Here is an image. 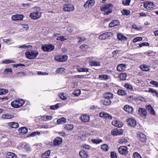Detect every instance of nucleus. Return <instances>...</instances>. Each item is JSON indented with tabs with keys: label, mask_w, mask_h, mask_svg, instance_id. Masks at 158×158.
<instances>
[{
	"label": "nucleus",
	"mask_w": 158,
	"mask_h": 158,
	"mask_svg": "<svg viewBox=\"0 0 158 158\" xmlns=\"http://www.w3.org/2000/svg\"><path fill=\"white\" fill-rule=\"evenodd\" d=\"M39 52L36 50H31L25 52V55L29 59H35L38 55Z\"/></svg>",
	"instance_id": "nucleus-1"
},
{
	"label": "nucleus",
	"mask_w": 158,
	"mask_h": 158,
	"mask_svg": "<svg viewBox=\"0 0 158 158\" xmlns=\"http://www.w3.org/2000/svg\"><path fill=\"white\" fill-rule=\"evenodd\" d=\"M24 102L22 99H17L11 102L12 106L14 108H18L22 106L24 103Z\"/></svg>",
	"instance_id": "nucleus-2"
},
{
	"label": "nucleus",
	"mask_w": 158,
	"mask_h": 158,
	"mask_svg": "<svg viewBox=\"0 0 158 158\" xmlns=\"http://www.w3.org/2000/svg\"><path fill=\"white\" fill-rule=\"evenodd\" d=\"M41 49L45 52H50L55 48L54 46L51 44H45L42 46Z\"/></svg>",
	"instance_id": "nucleus-3"
},
{
	"label": "nucleus",
	"mask_w": 158,
	"mask_h": 158,
	"mask_svg": "<svg viewBox=\"0 0 158 158\" xmlns=\"http://www.w3.org/2000/svg\"><path fill=\"white\" fill-rule=\"evenodd\" d=\"M143 6L148 10H152L155 5L152 2L147 1L144 2Z\"/></svg>",
	"instance_id": "nucleus-4"
},
{
	"label": "nucleus",
	"mask_w": 158,
	"mask_h": 158,
	"mask_svg": "<svg viewBox=\"0 0 158 158\" xmlns=\"http://www.w3.org/2000/svg\"><path fill=\"white\" fill-rule=\"evenodd\" d=\"M113 34L111 32H106L100 35L98 37L100 40H105L111 36H112Z\"/></svg>",
	"instance_id": "nucleus-5"
},
{
	"label": "nucleus",
	"mask_w": 158,
	"mask_h": 158,
	"mask_svg": "<svg viewBox=\"0 0 158 158\" xmlns=\"http://www.w3.org/2000/svg\"><path fill=\"white\" fill-rule=\"evenodd\" d=\"M118 151L119 153L123 155L128 154L129 152L128 151V148L125 146H121L118 148Z\"/></svg>",
	"instance_id": "nucleus-6"
},
{
	"label": "nucleus",
	"mask_w": 158,
	"mask_h": 158,
	"mask_svg": "<svg viewBox=\"0 0 158 158\" xmlns=\"http://www.w3.org/2000/svg\"><path fill=\"white\" fill-rule=\"evenodd\" d=\"M137 138L141 142H144L146 141V136L143 133L139 132L137 135Z\"/></svg>",
	"instance_id": "nucleus-7"
},
{
	"label": "nucleus",
	"mask_w": 158,
	"mask_h": 158,
	"mask_svg": "<svg viewBox=\"0 0 158 158\" xmlns=\"http://www.w3.org/2000/svg\"><path fill=\"white\" fill-rule=\"evenodd\" d=\"M139 114L143 117H146L147 115V112L144 108H140L138 110Z\"/></svg>",
	"instance_id": "nucleus-8"
},
{
	"label": "nucleus",
	"mask_w": 158,
	"mask_h": 158,
	"mask_svg": "<svg viewBox=\"0 0 158 158\" xmlns=\"http://www.w3.org/2000/svg\"><path fill=\"white\" fill-rule=\"evenodd\" d=\"M30 16L33 19H36L41 17V13L38 11L34 12L30 14Z\"/></svg>",
	"instance_id": "nucleus-9"
},
{
	"label": "nucleus",
	"mask_w": 158,
	"mask_h": 158,
	"mask_svg": "<svg viewBox=\"0 0 158 158\" xmlns=\"http://www.w3.org/2000/svg\"><path fill=\"white\" fill-rule=\"evenodd\" d=\"M68 56L67 55L60 56H56L55 58L56 61L58 62H64L67 60Z\"/></svg>",
	"instance_id": "nucleus-10"
},
{
	"label": "nucleus",
	"mask_w": 158,
	"mask_h": 158,
	"mask_svg": "<svg viewBox=\"0 0 158 158\" xmlns=\"http://www.w3.org/2000/svg\"><path fill=\"white\" fill-rule=\"evenodd\" d=\"M99 115L100 117L104 118H108L110 119H111L112 118V117L110 114L105 112H101L99 113Z\"/></svg>",
	"instance_id": "nucleus-11"
},
{
	"label": "nucleus",
	"mask_w": 158,
	"mask_h": 158,
	"mask_svg": "<svg viewBox=\"0 0 158 158\" xmlns=\"http://www.w3.org/2000/svg\"><path fill=\"white\" fill-rule=\"evenodd\" d=\"M63 9L64 11H71L74 10V8L71 4L65 5L64 6Z\"/></svg>",
	"instance_id": "nucleus-12"
},
{
	"label": "nucleus",
	"mask_w": 158,
	"mask_h": 158,
	"mask_svg": "<svg viewBox=\"0 0 158 158\" xmlns=\"http://www.w3.org/2000/svg\"><path fill=\"white\" fill-rule=\"evenodd\" d=\"M23 17V15H12L11 17V19L13 21L21 20Z\"/></svg>",
	"instance_id": "nucleus-13"
},
{
	"label": "nucleus",
	"mask_w": 158,
	"mask_h": 158,
	"mask_svg": "<svg viewBox=\"0 0 158 158\" xmlns=\"http://www.w3.org/2000/svg\"><path fill=\"white\" fill-rule=\"evenodd\" d=\"M126 64H122L118 65L117 69L118 71H123L126 69Z\"/></svg>",
	"instance_id": "nucleus-14"
},
{
	"label": "nucleus",
	"mask_w": 158,
	"mask_h": 158,
	"mask_svg": "<svg viewBox=\"0 0 158 158\" xmlns=\"http://www.w3.org/2000/svg\"><path fill=\"white\" fill-rule=\"evenodd\" d=\"M128 125L131 127H134L136 124V121L133 119L129 118L127 120Z\"/></svg>",
	"instance_id": "nucleus-15"
},
{
	"label": "nucleus",
	"mask_w": 158,
	"mask_h": 158,
	"mask_svg": "<svg viewBox=\"0 0 158 158\" xmlns=\"http://www.w3.org/2000/svg\"><path fill=\"white\" fill-rule=\"evenodd\" d=\"M79 155L81 158H87L88 156V152L87 151L82 150L79 152Z\"/></svg>",
	"instance_id": "nucleus-16"
},
{
	"label": "nucleus",
	"mask_w": 158,
	"mask_h": 158,
	"mask_svg": "<svg viewBox=\"0 0 158 158\" xmlns=\"http://www.w3.org/2000/svg\"><path fill=\"white\" fill-rule=\"evenodd\" d=\"M119 24V21L118 20H115L112 21L109 24V27H115Z\"/></svg>",
	"instance_id": "nucleus-17"
},
{
	"label": "nucleus",
	"mask_w": 158,
	"mask_h": 158,
	"mask_svg": "<svg viewBox=\"0 0 158 158\" xmlns=\"http://www.w3.org/2000/svg\"><path fill=\"white\" fill-rule=\"evenodd\" d=\"M146 108L151 114L152 115H154L155 114V111L151 105H148L146 106Z\"/></svg>",
	"instance_id": "nucleus-18"
},
{
	"label": "nucleus",
	"mask_w": 158,
	"mask_h": 158,
	"mask_svg": "<svg viewBox=\"0 0 158 158\" xmlns=\"http://www.w3.org/2000/svg\"><path fill=\"white\" fill-rule=\"evenodd\" d=\"M124 110L127 112L131 113L133 111L132 107L128 105H126L124 107Z\"/></svg>",
	"instance_id": "nucleus-19"
},
{
	"label": "nucleus",
	"mask_w": 158,
	"mask_h": 158,
	"mask_svg": "<svg viewBox=\"0 0 158 158\" xmlns=\"http://www.w3.org/2000/svg\"><path fill=\"white\" fill-rule=\"evenodd\" d=\"M28 130L27 128L26 127H22L19 128L18 131L21 135H23L27 133L28 132Z\"/></svg>",
	"instance_id": "nucleus-20"
},
{
	"label": "nucleus",
	"mask_w": 158,
	"mask_h": 158,
	"mask_svg": "<svg viewBox=\"0 0 158 158\" xmlns=\"http://www.w3.org/2000/svg\"><path fill=\"white\" fill-rule=\"evenodd\" d=\"M103 97L104 98H107L110 100L113 98V95L111 93L107 92L104 94Z\"/></svg>",
	"instance_id": "nucleus-21"
},
{
	"label": "nucleus",
	"mask_w": 158,
	"mask_h": 158,
	"mask_svg": "<svg viewBox=\"0 0 158 158\" xmlns=\"http://www.w3.org/2000/svg\"><path fill=\"white\" fill-rule=\"evenodd\" d=\"M117 37L118 39L119 40H126L127 39V37L124 36L123 34L121 33L118 34L117 35Z\"/></svg>",
	"instance_id": "nucleus-22"
},
{
	"label": "nucleus",
	"mask_w": 158,
	"mask_h": 158,
	"mask_svg": "<svg viewBox=\"0 0 158 158\" xmlns=\"http://www.w3.org/2000/svg\"><path fill=\"white\" fill-rule=\"evenodd\" d=\"M62 142V139L60 137H57L54 140V144L55 145H58Z\"/></svg>",
	"instance_id": "nucleus-23"
},
{
	"label": "nucleus",
	"mask_w": 158,
	"mask_h": 158,
	"mask_svg": "<svg viewBox=\"0 0 158 158\" xmlns=\"http://www.w3.org/2000/svg\"><path fill=\"white\" fill-rule=\"evenodd\" d=\"M80 118L84 123L88 122L89 121V116L84 114L81 116Z\"/></svg>",
	"instance_id": "nucleus-24"
},
{
	"label": "nucleus",
	"mask_w": 158,
	"mask_h": 158,
	"mask_svg": "<svg viewBox=\"0 0 158 158\" xmlns=\"http://www.w3.org/2000/svg\"><path fill=\"white\" fill-rule=\"evenodd\" d=\"M101 103L104 105L107 106L110 105L111 103V101L109 99L104 98V100L101 101Z\"/></svg>",
	"instance_id": "nucleus-25"
},
{
	"label": "nucleus",
	"mask_w": 158,
	"mask_h": 158,
	"mask_svg": "<svg viewBox=\"0 0 158 158\" xmlns=\"http://www.w3.org/2000/svg\"><path fill=\"white\" fill-rule=\"evenodd\" d=\"M113 5L111 4H107L103 5L101 7V10L102 11H105L106 10L109 9L110 7H112Z\"/></svg>",
	"instance_id": "nucleus-26"
},
{
	"label": "nucleus",
	"mask_w": 158,
	"mask_h": 158,
	"mask_svg": "<svg viewBox=\"0 0 158 158\" xmlns=\"http://www.w3.org/2000/svg\"><path fill=\"white\" fill-rule=\"evenodd\" d=\"M8 125L11 128H17L19 127V124L16 122H12L8 123Z\"/></svg>",
	"instance_id": "nucleus-27"
},
{
	"label": "nucleus",
	"mask_w": 158,
	"mask_h": 158,
	"mask_svg": "<svg viewBox=\"0 0 158 158\" xmlns=\"http://www.w3.org/2000/svg\"><path fill=\"white\" fill-rule=\"evenodd\" d=\"M50 150H48L46 151L44 153H43L41 156V158H48L50 154Z\"/></svg>",
	"instance_id": "nucleus-28"
},
{
	"label": "nucleus",
	"mask_w": 158,
	"mask_h": 158,
	"mask_svg": "<svg viewBox=\"0 0 158 158\" xmlns=\"http://www.w3.org/2000/svg\"><path fill=\"white\" fill-rule=\"evenodd\" d=\"M117 93L119 95L123 96L127 94V92L125 90L119 89L118 90Z\"/></svg>",
	"instance_id": "nucleus-29"
},
{
	"label": "nucleus",
	"mask_w": 158,
	"mask_h": 158,
	"mask_svg": "<svg viewBox=\"0 0 158 158\" xmlns=\"http://www.w3.org/2000/svg\"><path fill=\"white\" fill-rule=\"evenodd\" d=\"M124 86L126 88L129 90L134 91V90L132 86L130 84L126 83L125 84Z\"/></svg>",
	"instance_id": "nucleus-30"
},
{
	"label": "nucleus",
	"mask_w": 158,
	"mask_h": 158,
	"mask_svg": "<svg viewBox=\"0 0 158 158\" xmlns=\"http://www.w3.org/2000/svg\"><path fill=\"white\" fill-rule=\"evenodd\" d=\"M89 65L91 66H100V64L99 62L96 61H89Z\"/></svg>",
	"instance_id": "nucleus-31"
},
{
	"label": "nucleus",
	"mask_w": 158,
	"mask_h": 158,
	"mask_svg": "<svg viewBox=\"0 0 158 158\" xmlns=\"http://www.w3.org/2000/svg\"><path fill=\"white\" fill-rule=\"evenodd\" d=\"M2 117L3 119H10L14 117V116L10 114H3Z\"/></svg>",
	"instance_id": "nucleus-32"
},
{
	"label": "nucleus",
	"mask_w": 158,
	"mask_h": 158,
	"mask_svg": "<svg viewBox=\"0 0 158 158\" xmlns=\"http://www.w3.org/2000/svg\"><path fill=\"white\" fill-rule=\"evenodd\" d=\"M74 127L73 125L72 124H65L64 125V128L67 130H69L72 129Z\"/></svg>",
	"instance_id": "nucleus-33"
},
{
	"label": "nucleus",
	"mask_w": 158,
	"mask_h": 158,
	"mask_svg": "<svg viewBox=\"0 0 158 158\" xmlns=\"http://www.w3.org/2000/svg\"><path fill=\"white\" fill-rule=\"evenodd\" d=\"M148 92L152 93L153 96L158 97V93L156 90L151 89L149 90Z\"/></svg>",
	"instance_id": "nucleus-34"
},
{
	"label": "nucleus",
	"mask_w": 158,
	"mask_h": 158,
	"mask_svg": "<svg viewBox=\"0 0 158 158\" xmlns=\"http://www.w3.org/2000/svg\"><path fill=\"white\" fill-rule=\"evenodd\" d=\"M7 156H8V158H17L16 155L11 152H9L7 153Z\"/></svg>",
	"instance_id": "nucleus-35"
},
{
	"label": "nucleus",
	"mask_w": 158,
	"mask_h": 158,
	"mask_svg": "<svg viewBox=\"0 0 158 158\" xmlns=\"http://www.w3.org/2000/svg\"><path fill=\"white\" fill-rule=\"evenodd\" d=\"M66 119L64 118H61L57 120V123L58 124H63L65 122Z\"/></svg>",
	"instance_id": "nucleus-36"
},
{
	"label": "nucleus",
	"mask_w": 158,
	"mask_h": 158,
	"mask_svg": "<svg viewBox=\"0 0 158 158\" xmlns=\"http://www.w3.org/2000/svg\"><path fill=\"white\" fill-rule=\"evenodd\" d=\"M91 141L94 143L98 144L102 142V139H92L91 140Z\"/></svg>",
	"instance_id": "nucleus-37"
},
{
	"label": "nucleus",
	"mask_w": 158,
	"mask_h": 158,
	"mask_svg": "<svg viewBox=\"0 0 158 158\" xmlns=\"http://www.w3.org/2000/svg\"><path fill=\"white\" fill-rule=\"evenodd\" d=\"M149 67L145 65H141L140 66V68L143 71H148L149 70Z\"/></svg>",
	"instance_id": "nucleus-38"
},
{
	"label": "nucleus",
	"mask_w": 158,
	"mask_h": 158,
	"mask_svg": "<svg viewBox=\"0 0 158 158\" xmlns=\"http://www.w3.org/2000/svg\"><path fill=\"white\" fill-rule=\"evenodd\" d=\"M99 78L102 80H107L109 78V76L106 75L101 74L99 76Z\"/></svg>",
	"instance_id": "nucleus-39"
},
{
	"label": "nucleus",
	"mask_w": 158,
	"mask_h": 158,
	"mask_svg": "<svg viewBox=\"0 0 158 158\" xmlns=\"http://www.w3.org/2000/svg\"><path fill=\"white\" fill-rule=\"evenodd\" d=\"M8 90L6 89H0V95H3L7 94Z\"/></svg>",
	"instance_id": "nucleus-40"
},
{
	"label": "nucleus",
	"mask_w": 158,
	"mask_h": 158,
	"mask_svg": "<svg viewBox=\"0 0 158 158\" xmlns=\"http://www.w3.org/2000/svg\"><path fill=\"white\" fill-rule=\"evenodd\" d=\"M60 104L58 103L54 105L51 106H50V108L51 110H55L58 109L60 106Z\"/></svg>",
	"instance_id": "nucleus-41"
},
{
	"label": "nucleus",
	"mask_w": 158,
	"mask_h": 158,
	"mask_svg": "<svg viewBox=\"0 0 158 158\" xmlns=\"http://www.w3.org/2000/svg\"><path fill=\"white\" fill-rule=\"evenodd\" d=\"M44 121H46L47 120H51L52 118L51 116H49L48 115L44 116V115L42 117Z\"/></svg>",
	"instance_id": "nucleus-42"
},
{
	"label": "nucleus",
	"mask_w": 158,
	"mask_h": 158,
	"mask_svg": "<svg viewBox=\"0 0 158 158\" xmlns=\"http://www.w3.org/2000/svg\"><path fill=\"white\" fill-rule=\"evenodd\" d=\"M101 149L104 151H107L108 150V147L106 144H103L101 146Z\"/></svg>",
	"instance_id": "nucleus-43"
},
{
	"label": "nucleus",
	"mask_w": 158,
	"mask_h": 158,
	"mask_svg": "<svg viewBox=\"0 0 158 158\" xmlns=\"http://www.w3.org/2000/svg\"><path fill=\"white\" fill-rule=\"evenodd\" d=\"M122 13L123 15L127 16L130 14V12L129 10H123L122 11Z\"/></svg>",
	"instance_id": "nucleus-44"
},
{
	"label": "nucleus",
	"mask_w": 158,
	"mask_h": 158,
	"mask_svg": "<svg viewBox=\"0 0 158 158\" xmlns=\"http://www.w3.org/2000/svg\"><path fill=\"white\" fill-rule=\"evenodd\" d=\"M127 74L125 73H122L120 75V79L122 80H125L126 79Z\"/></svg>",
	"instance_id": "nucleus-45"
},
{
	"label": "nucleus",
	"mask_w": 158,
	"mask_h": 158,
	"mask_svg": "<svg viewBox=\"0 0 158 158\" xmlns=\"http://www.w3.org/2000/svg\"><path fill=\"white\" fill-rule=\"evenodd\" d=\"M65 70V69L63 68H60L58 69L56 71V73H62L64 72Z\"/></svg>",
	"instance_id": "nucleus-46"
},
{
	"label": "nucleus",
	"mask_w": 158,
	"mask_h": 158,
	"mask_svg": "<svg viewBox=\"0 0 158 158\" xmlns=\"http://www.w3.org/2000/svg\"><path fill=\"white\" fill-rule=\"evenodd\" d=\"M142 37H137L134 38L133 40V42L134 43H136L138 41H141L142 40Z\"/></svg>",
	"instance_id": "nucleus-47"
},
{
	"label": "nucleus",
	"mask_w": 158,
	"mask_h": 158,
	"mask_svg": "<svg viewBox=\"0 0 158 158\" xmlns=\"http://www.w3.org/2000/svg\"><path fill=\"white\" fill-rule=\"evenodd\" d=\"M128 142L126 138H123L121 139L119 141V143H125Z\"/></svg>",
	"instance_id": "nucleus-48"
},
{
	"label": "nucleus",
	"mask_w": 158,
	"mask_h": 158,
	"mask_svg": "<svg viewBox=\"0 0 158 158\" xmlns=\"http://www.w3.org/2000/svg\"><path fill=\"white\" fill-rule=\"evenodd\" d=\"M130 1V0H123L122 2L124 5L128 6L129 5Z\"/></svg>",
	"instance_id": "nucleus-49"
},
{
	"label": "nucleus",
	"mask_w": 158,
	"mask_h": 158,
	"mask_svg": "<svg viewBox=\"0 0 158 158\" xmlns=\"http://www.w3.org/2000/svg\"><path fill=\"white\" fill-rule=\"evenodd\" d=\"M66 40H67V39L65 38L64 36H59L56 39V40H61V41H64Z\"/></svg>",
	"instance_id": "nucleus-50"
},
{
	"label": "nucleus",
	"mask_w": 158,
	"mask_h": 158,
	"mask_svg": "<svg viewBox=\"0 0 158 158\" xmlns=\"http://www.w3.org/2000/svg\"><path fill=\"white\" fill-rule=\"evenodd\" d=\"M59 97L61 99L63 100H66L67 99V97L64 95V93H60L59 94Z\"/></svg>",
	"instance_id": "nucleus-51"
},
{
	"label": "nucleus",
	"mask_w": 158,
	"mask_h": 158,
	"mask_svg": "<svg viewBox=\"0 0 158 158\" xmlns=\"http://www.w3.org/2000/svg\"><path fill=\"white\" fill-rule=\"evenodd\" d=\"M81 92L80 90L77 89L75 90L73 92V94L76 96H79L81 94Z\"/></svg>",
	"instance_id": "nucleus-52"
},
{
	"label": "nucleus",
	"mask_w": 158,
	"mask_h": 158,
	"mask_svg": "<svg viewBox=\"0 0 158 158\" xmlns=\"http://www.w3.org/2000/svg\"><path fill=\"white\" fill-rule=\"evenodd\" d=\"M77 70L78 72H86L88 71V69L85 68H77Z\"/></svg>",
	"instance_id": "nucleus-53"
},
{
	"label": "nucleus",
	"mask_w": 158,
	"mask_h": 158,
	"mask_svg": "<svg viewBox=\"0 0 158 158\" xmlns=\"http://www.w3.org/2000/svg\"><path fill=\"white\" fill-rule=\"evenodd\" d=\"M118 129H114L111 131V134L114 135H118Z\"/></svg>",
	"instance_id": "nucleus-54"
},
{
	"label": "nucleus",
	"mask_w": 158,
	"mask_h": 158,
	"mask_svg": "<svg viewBox=\"0 0 158 158\" xmlns=\"http://www.w3.org/2000/svg\"><path fill=\"white\" fill-rule=\"evenodd\" d=\"M133 156L134 158H142L140 155L137 152H135L134 153Z\"/></svg>",
	"instance_id": "nucleus-55"
},
{
	"label": "nucleus",
	"mask_w": 158,
	"mask_h": 158,
	"mask_svg": "<svg viewBox=\"0 0 158 158\" xmlns=\"http://www.w3.org/2000/svg\"><path fill=\"white\" fill-rule=\"evenodd\" d=\"M32 47V46L31 45H24L23 46H21L19 47V48H23L24 49H26L27 48H29L30 47Z\"/></svg>",
	"instance_id": "nucleus-56"
},
{
	"label": "nucleus",
	"mask_w": 158,
	"mask_h": 158,
	"mask_svg": "<svg viewBox=\"0 0 158 158\" xmlns=\"http://www.w3.org/2000/svg\"><path fill=\"white\" fill-rule=\"evenodd\" d=\"M110 157L111 158H117L116 153L114 152H111L110 154Z\"/></svg>",
	"instance_id": "nucleus-57"
},
{
	"label": "nucleus",
	"mask_w": 158,
	"mask_h": 158,
	"mask_svg": "<svg viewBox=\"0 0 158 158\" xmlns=\"http://www.w3.org/2000/svg\"><path fill=\"white\" fill-rule=\"evenodd\" d=\"M25 75V73L23 72H20L17 73V76L18 77H22L24 76Z\"/></svg>",
	"instance_id": "nucleus-58"
},
{
	"label": "nucleus",
	"mask_w": 158,
	"mask_h": 158,
	"mask_svg": "<svg viewBox=\"0 0 158 158\" xmlns=\"http://www.w3.org/2000/svg\"><path fill=\"white\" fill-rule=\"evenodd\" d=\"M149 43L145 42V43H143L142 44H139V46L140 47H142L143 46H149Z\"/></svg>",
	"instance_id": "nucleus-59"
},
{
	"label": "nucleus",
	"mask_w": 158,
	"mask_h": 158,
	"mask_svg": "<svg viewBox=\"0 0 158 158\" xmlns=\"http://www.w3.org/2000/svg\"><path fill=\"white\" fill-rule=\"evenodd\" d=\"M150 83L151 84H152L156 86L157 87H158V82L152 81L150 82Z\"/></svg>",
	"instance_id": "nucleus-60"
},
{
	"label": "nucleus",
	"mask_w": 158,
	"mask_h": 158,
	"mask_svg": "<svg viewBox=\"0 0 158 158\" xmlns=\"http://www.w3.org/2000/svg\"><path fill=\"white\" fill-rule=\"evenodd\" d=\"M13 62H13V61L12 60H5L2 62L3 63H5V64H9V63H13Z\"/></svg>",
	"instance_id": "nucleus-61"
},
{
	"label": "nucleus",
	"mask_w": 158,
	"mask_h": 158,
	"mask_svg": "<svg viewBox=\"0 0 158 158\" xmlns=\"http://www.w3.org/2000/svg\"><path fill=\"white\" fill-rule=\"evenodd\" d=\"M119 52L120 51L118 50H115L112 52V54L113 56H116L117 54H118Z\"/></svg>",
	"instance_id": "nucleus-62"
},
{
	"label": "nucleus",
	"mask_w": 158,
	"mask_h": 158,
	"mask_svg": "<svg viewBox=\"0 0 158 158\" xmlns=\"http://www.w3.org/2000/svg\"><path fill=\"white\" fill-rule=\"evenodd\" d=\"M89 0H87L86 2L84 5V6L85 8H88L89 7Z\"/></svg>",
	"instance_id": "nucleus-63"
},
{
	"label": "nucleus",
	"mask_w": 158,
	"mask_h": 158,
	"mask_svg": "<svg viewBox=\"0 0 158 158\" xmlns=\"http://www.w3.org/2000/svg\"><path fill=\"white\" fill-rule=\"evenodd\" d=\"M118 123V121L117 120L114 121L112 122V124L113 125H114V126L116 127H117V125Z\"/></svg>",
	"instance_id": "nucleus-64"
}]
</instances>
